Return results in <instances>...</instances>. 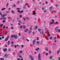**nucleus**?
<instances>
[{
  "instance_id": "1",
  "label": "nucleus",
  "mask_w": 60,
  "mask_h": 60,
  "mask_svg": "<svg viewBox=\"0 0 60 60\" xmlns=\"http://www.w3.org/2000/svg\"><path fill=\"white\" fill-rule=\"evenodd\" d=\"M38 60H41V54L40 53L38 54Z\"/></svg>"
},
{
  "instance_id": "2",
  "label": "nucleus",
  "mask_w": 60,
  "mask_h": 60,
  "mask_svg": "<svg viewBox=\"0 0 60 60\" xmlns=\"http://www.w3.org/2000/svg\"><path fill=\"white\" fill-rule=\"evenodd\" d=\"M30 59H31V60H34V58L32 57V56L31 55H30Z\"/></svg>"
},
{
  "instance_id": "3",
  "label": "nucleus",
  "mask_w": 60,
  "mask_h": 60,
  "mask_svg": "<svg viewBox=\"0 0 60 60\" xmlns=\"http://www.w3.org/2000/svg\"><path fill=\"white\" fill-rule=\"evenodd\" d=\"M52 22H51V24H53L54 23V20H53V19H52Z\"/></svg>"
},
{
  "instance_id": "4",
  "label": "nucleus",
  "mask_w": 60,
  "mask_h": 60,
  "mask_svg": "<svg viewBox=\"0 0 60 60\" xmlns=\"http://www.w3.org/2000/svg\"><path fill=\"white\" fill-rule=\"evenodd\" d=\"M14 37L15 39H17L18 38V36L16 35H14Z\"/></svg>"
},
{
  "instance_id": "5",
  "label": "nucleus",
  "mask_w": 60,
  "mask_h": 60,
  "mask_svg": "<svg viewBox=\"0 0 60 60\" xmlns=\"http://www.w3.org/2000/svg\"><path fill=\"white\" fill-rule=\"evenodd\" d=\"M35 11H33V13H32V15L33 16H34V15H35Z\"/></svg>"
},
{
  "instance_id": "6",
  "label": "nucleus",
  "mask_w": 60,
  "mask_h": 60,
  "mask_svg": "<svg viewBox=\"0 0 60 60\" xmlns=\"http://www.w3.org/2000/svg\"><path fill=\"white\" fill-rule=\"evenodd\" d=\"M7 15L6 14H5L4 15H1V17H5V16H7Z\"/></svg>"
},
{
  "instance_id": "7",
  "label": "nucleus",
  "mask_w": 60,
  "mask_h": 60,
  "mask_svg": "<svg viewBox=\"0 0 60 60\" xmlns=\"http://www.w3.org/2000/svg\"><path fill=\"white\" fill-rule=\"evenodd\" d=\"M3 51H4V52H5L6 51H7V48H4V49H3Z\"/></svg>"
},
{
  "instance_id": "8",
  "label": "nucleus",
  "mask_w": 60,
  "mask_h": 60,
  "mask_svg": "<svg viewBox=\"0 0 60 60\" xmlns=\"http://www.w3.org/2000/svg\"><path fill=\"white\" fill-rule=\"evenodd\" d=\"M56 31H58V32H60V29L58 30V29H57L56 30Z\"/></svg>"
},
{
  "instance_id": "9",
  "label": "nucleus",
  "mask_w": 60,
  "mask_h": 60,
  "mask_svg": "<svg viewBox=\"0 0 60 60\" xmlns=\"http://www.w3.org/2000/svg\"><path fill=\"white\" fill-rule=\"evenodd\" d=\"M18 27L19 28H20V29H22V26H18Z\"/></svg>"
},
{
  "instance_id": "10",
  "label": "nucleus",
  "mask_w": 60,
  "mask_h": 60,
  "mask_svg": "<svg viewBox=\"0 0 60 60\" xmlns=\"http://www.w3.org/2000/svg\"><path fill=\"white\" fill-rule=\"evenodd\" d=\"M43 34L44 33H43V30H42V31L40 32V34Z\"/></svg>"
},
{
  "instance_id": "11",
  "label": "nucleus",
  "mask_w": 60,
  "mask_h": 60,
  "mask_svg": "<svg viewBox=\"0 0 60 60\" xmlns=\"http://www.w3.org/2000/svg\"><path fill=\"white\" fill-rule=\"evenodd\" d=\"M33 45H34L35 44V41L34 40L33 41Z\"/></svg>"
},
{
  "instance_id": "12",
  "label": "nucleus",
  "mask_w": 60,
  "mask_h": 60,
  "mask_svg": "<svg viewBox=\"0 0 60 60\" xmlns=\"http://www.w3.org/2000/svg\"><path fill=\"white\" fill-rule=\"evenodd\" d=\"M45 50L46 51H48V50H49L48 48H45Z\"/></svg>"
},
{
  "instance_id": "13",
  "label": "nucleus",
  "mask_w": 60,
  "mask_h": 60,
  "mask_svg": "<svg viewBox=\"0 0 60 60\" xmlns=\"http://www.w3.org/2000/svg\"><path fill=\"white\" fill-rule=\"evenodd\" d=\"M28 33H29V34H31V33H32V30H29L28 32Z\"/></svg>"
},
{
  "instance_id": "14",
  "label": "nucleus",
  "mask_w": 60,
  "mask_h": 60,
  "mask_svg": "<svg viewBox=\"0 0 60 60\" xmlns=\"http://www.w3.org/2000/svg\"><path fill=\"white\" fill-rule=\"evenodd\" d=\"M52 8V7H50L49 8V10L50 11H51Z\"/></svg>"
},
{
  "instance_id": "15",
  "label": "nucleus",
  "mask_w": 60,
  "mask_h": 60,
  "mask_svg": "<svg viewBox=\"0 0 60 60\" xmlns=\"http://www.w3.org/2000/svg\"><path fill=\"white\" fill-rule=\"evenodd\" d=\"M37 27H38V26H36L34 28L35 29H37Z\"/></svg>"
},
{
  "instance_id": "16",
  "label": "nucleus",
  "mask_w": 60,
  "mask_h": 60,
  "mask_svg": "<svg viewBox=\"0 0 60 60\" xmlns=\"http://www.w3.org/2000/svg\"><path fill=\"white\" fill-rule=\"evenodd\" d=\"M23 27L24 29H25V28H26V26H25V25H23Z\"/></svg>"
},
{
  "instance_id": "17",
  "label": "nucleus",
  "mask_w": 60,
  "mask_h": 60,
  "mask_svg": "<svg viewBox=\"0 0 60 60\" xmlns=\"http://www.w3.org/2000/svg\"><path fill=\"white\" fill-rule=\"evenodd\" d=\"M52 57H53V56H52V55L50 57V59H51L52 58Z\"/></svg>"
},
{
  "instance_id": "18",
  "label": "nucleus",
  "mask_w": 60,
  "mask_h": 60,
  "mask_svg": "<svg viewBox=\"0 0 60 60\" xmlns=\"http://www.w3.org/2000/svg\"><path fill=\"white\" fill-rule=\"evenodd\" d=\"M28 30V29H26L25 30V32H26L27 31V30Z\"/></svg>"
},
{
  "instance_id": "19",
  "label": "nucleus",
  "mask_w": 60,
  "mask_h": 60,
  "mask_svg": "<svg viewBox=\"0 0 60 60\" xmlns=\"http://www.w3.org/2000/svg\"><path fill=\"white\" fill-rule=\"evenodd\" d=\"M10 42H11V41H8V45H10Z\"/></svg>"
},
{
  "instance_id": "20",
  "label": "nucleus",
  "mask_w": 60,
  "mask_h": 60,
  "mask_svg": "<svg viewBox=\"0 0 60 60\" xmlns=\"http://www.w3.org/2000/svg\"><path fill=\"white\" fill-rule=\"evenodd\" d=\"M47 35L49 37V36H50V34H49V33H47Z\"/></svg>"
},
{
  "instance_id": "21",
  "label": "nucleus",
  "mask_w": 60,
  "mask_h": 60,
  "mask_svg": "<svg viewBox=\"0 0 60 60\" xmlns=\"http://www.w3.org/2000/svg\"><path fill=\"white\" fill-rule=\"evenodd\" d=\"M11 12L12 13H14V11L13 10H12L11 11Z\"/></svg>"
},
{
  "instance_id": "22",
  "label": "nucleus",
  "mask_w": 60,
  "mask_h": 60,
  "mask_svg": "<svg viewBox=\"0 0 60 60\" xmlns=\"http://www.w3.org/2000/svg\"><path fill=\"white\" fill-rule=\"evenodd\" d=\"M39 42H40L38 41H37L36 42L37 44H38L39 43Z\"/></svg>"
},
{
  "instance_id": "23",
  "label": "nucleus",
  "mask_w": 60,
  "mask_h": 60,
  "mask_svg": "<svg viewBox=\"0 0 60 60\" xmlns=\"http://www.w3.org/2000/svg\"><path fill=\"white\" fill-rule=\"evenodd\" d=\"M11 29L12 30H13V29H14V27H13V26H11Z\"/></svg>"
},
{
  "instance_id": "24",
  "label": "nucleus",
  "mask_w": 60,
  "mask_h": 60,
  "mask_svg": "<svg viewBox=\"0 0 60 60\" xmlns=\"http://www.w3.org/2000/svg\"><path fill=\"white\" fill-rule=\"evenodd\" d=\"M4 56L6 57H7V56H7V55L5 54V55Z\"/></svg>"
},
{
  "instance_id": "25",
  "label": "nucleus",
  "mask_w": 60,
  "mask_h": 60,
  "mask_svg": "<svg viewBox=\"0 0 60 60\" xmlns=\"http://www.w3.org/2000/svg\"><path fill=\"white\" fill-rule=\"evenodd\" d=\"M38 31L39 32H40L41 31V30L40 29H38Z\"/></svg>"
},
{
  "instance_id": "26",
  "label": "nucleus",
  "mask_w": 60,
  "mask_h": 60,
  "mask_svg": "<svg viewBox=\"0 0 60 60\" xmlns=\"http://www.w3.org/2000/svg\"><path fill=\"white\" fill-rule=\"evenodd\" d=\"M19 52V53H22V51H20Z\"/></svg>"
},
{
  "instance_id": "27",
  "label": "nucleus",
  "mask_w": 60,
  "mask_h": 60,
  "mask_svg": "<svg viewBox=\"0 0 60 60\" xmlns=\"http://www.w3.org/2000/svg\"><path fill=\"white\" fill-rule=\"evenodd\" d=\"M8 38H6V40H5V41H8Z\"/></svg>"
},
{
  "instance_id": "28",
  "label": "nucleus",
  "mask_w": 60,
  "mask_h": 60,
  "mask_svg": "<svg viewBox=\"0 0 60 60\" xmlns=\"http://www.w3.org/2000/svg\"><path fill=\"white\" fill-rule=\"evenodd\" d=\"M39 49V48L38 47L37 49H36V50H38Z\"/></svg>"
},
{
  "instance_id": "29",
  "label": "nucleus",
  "mask_w": 60,
  "mask_h": 60,
  "mask_svg": "<svg viewBox=\"0 0 60 60\" xmlns=\"http://www.w3.org/2000/svg\"><path fill=\"white\" fill-rule=\"evenodd\" d=\"M44 9H45V8H42V10H44Z\"/></svg>"
},
{
  "instance_id": "30",
  "label": "nucleus",
  "mask_w": 60,
  "mask_h": 60,
  "mask_svg": "<svg viewBox=\"0 0 60 60\" xmlns=\"http://www.w3.org/2000/svg\"><path fill=\"white\" fill-rule=\"evenodd\" d=\"M5 9H6L5 8H3L1 9V11H3V10H5Z\"/></svg>"
},
{
  "instance_id": "31",
  "label": "nucleus",
  "mask_w": 60,
  "mask_h": 60,
  "mask_svg": "<svg viewBox=\"0 0 60 60\" xmlns=\"http://www.w3.org/2000/svg\"><path fill=\"white\" fill-rule=\"evenodd\" d=\"M46 11H47V10H45L43 12H46Z\"/></svg>"
},
{
  "instance_id": "32",
  "label": "nucleus",
  "mask_w": 60,
  "mask_h": 60,
  "mask_svg": "<svg viewBox=\"0 0 60 60\" xmlns=\"http://www.w3.org/2000/svg\"><path fill=\"white\" fill-rule=\"evenodd\" d=\"M10 11H8L6 12V13H10Z\"/></svg>"
},
{
  "instance_id": "33",
  "label": "nucleus",
  "mask_w": 60,
  "mask_h": 60,
  "mask_svg": "<svg viewBox=\"0 0 60 60\" xmlns=\"http://www.w3.org/2000/svg\"><path fill=\"white\" fill-rule=\"evenodd\" d=\"M2 19H6V18L3 17V18H2Z\"/></svg>"
},
{
  "instance_id": "34",
  "label": "nucleus",
  "mask_w": 60,
  "mask_h": 60,
  "mask_svg": "<svg viewBox=\"0 0 60 60\" xmlns=\"http://www.w3.org/2000/svg\"><path fill=\"white\" fill-rule=\"evenodd\" d=\"M16 10H19V8H16Z\"/></svg>"
},
{
  "instance_id": "35",
  "label": "nucleus",
  "mask_w": 60,
  "mask_h": 60,
  "mask_svg": "<svg viewBox=\"0 0 60 60\" xmlns=\"http://www.w3.org/2000/svg\"><path fill=\"white\" fill-rule=\"evenodd\" d=\"M21 34H20V33H19L18 35H19V36H20Z\"/></svg>"
},
{
  "instance_id": "36",
  "label": "nucleus",
  "mask_w": 60,
  "mask_h": 60,
  "mask_svg": "<svg viewBox=\"0 0 60 60\" xmlns=\"http://www.w3.org/2000/svg\"><path fill=\"white\" fill-rule=\"evenodd\" d=\"M23 20H26V19L24 17H23Z\"/></svg>"
},
{
  "instance_id": "37",
  "label": "nucleus",
  "mask_w": 60,
  "mask_h": 60,
  "mask_svg": "<svg viewBox=\"0 0 60 60\" xmlns=\"http://www.w3.org/2000/svg\"><path fill=\"white\" fill-rule=\"evenodd\" d=\"M22 39L23 40H25V38L24 37H23Z\"/></svg>"
},
{
  "instance_id": "38",
  "label": "nucleus",
  "mask_w": 60,
  "mask_h": 60,
  "mask_svg": "<svg viewBox=\"0 0 60 60\" xmlns=\"http://www.w3.org/2000/svg\"><path fill=\"white\" fill-rule=\"evenodd\" d=\"M8 5H9V4H8V3L7 4L6 7H7Z\"/></svg>"
},
{
  "instance_id": "39",
  "label": "nucleus",
  "mask_w": 60,
  "mask_h": 60,
  "mask_svg": "<svg viewBox=\"0 0 60 60\" xmlns=\"http://www.w3.org/2000/svg\"><path fill=\"white\" fill-rule=\"evenodd\" d=\"M0 59L1 60H4V58H1Z\"/></svg>"
},
{
  "instance_id": "40",
  "label": "nucleus",
  "mask_w": 60,
  "mask_h": 60,
  "mask_svg": "<svg viewBox=\"0 0 60 60\" xmlns=\"http://www.w3.org/2000/svg\"><path fill=\"white\" fill-rule=\"evenodd\" d=\"M56 37H54V38H53V39H54V40H56Z\"/></svg>"
},
{
  "instance_id": "41",
  "label": "nucleus",
  "mask_w": 60,
  "mask_h": 60,
  "mask_svg": "<svg viewBox=\"0 0 60 60\" xmlns=\"http://www.w3.org/2000/svg\"><path fill=\"white\" fill-rule=\"evenodd\" d=\"M19 16L20 18H21V17H22V15H19Z\"/></svg>"
},
{
  "instance_id": "42",
  "label": "nucleus",
  "mask_w": 60,
  "mask_h": 60,
  "mask_svg": "<svg viewBox=\"0 0 60 60\" xmlns=\"http://www.w3.org/2000/svg\"><path fill=\"white\" fill-rule=\"evenodd\" d=\"M3 26V25L2 24L0 25V26Z\"/></svg>"
},
{
  "instance_id": "43",
  "label": "nucleus",
  "mask_w": 60,
  "mask_h": 60,
  "mask_svg": "<svg viewBox=\"0 0 60 60\" xmlns=\"http://www.w3.org/2000/svg\"><path fill=\"white\" fill-rule=\"evenodd\" d=\"M26 40L28 42H29V40L28 39H26Z\"/></svg>"
},
{
  "instance_id": "44",
  "label": "nucleus",
  "mask_w": 60,
  "mask_h": 60,
  "mask_svg": "<svg viewBox=\"0 0 60 60\" xmlns=\"http://www.w3.org/2000/svg\"><path fill=\"white\" fill-rule=\"evenodd\" d=\"M52 37H51L50 38V40H51V39H52Z\"/></svg>"
},
{
  "instance_id": "45",
  "label": "nucleus",
  "mask_w": 60,
  "mask_h": 60,
  "mask_svg": "<svg viewBox=\"0 0 60 60\" xmlns=\"http://www.w3.org/2000/svg\"><path fill=\"white\" fill-rule=\"evenodd\" d=\"M13 6L14 7H15V6H16V5L15 4H14L13 5Z\"/></svg>"
},
{
  "instance_id": "46",
  "label": "nucleus",
  "mask_w": 60,
  "mask_h": 60,
  "mask_svg": "<svg viewBox=\"0 0 60 60\" xmlns=\"http://www.w3.org/2000/svg\"><path fill=\"white\" fill-rule=\"evenodd\" d=\"M3 23H4V22H6V21H5V20H4L3 21Z\"/></svg>"
},
{
  "instance_id": "47",
  "label": "nucleus",
  "mask_w": 60,
  "mask_h": 60,
  "mask_svg": "<svg viewBox=\"0 0 60 60\" xmlns=\"http://www.w3.org/2000/svg\"><path fill=\"white\" fill-rule=\"evenodd\" d=\"M59 50L57 52V54H59Z\"/></svg>"
},
{
  "instance_id": "48",
  "label": "nucleus",
  "mask_w": 60,
  "mask_h": 60,
  "mask_svg": "<svg viewBox=\"0 0 60 60\" xmlns=\"http://www.w3.org/2000/svg\"><path fill=\"white\" fill-rule=\"evenodd\" d=\"M30 30H31L32 31V28H31V27H30Z\"/></svg>"
},
{
  "instance_id": "49",
  "label": "nucleus",
  "mask_w": 60,
  "mask_h": 60,
  "mask_svg": "<svg viewBox=\"0 0 60 60\" xmlns=\"http://www.w3.org/2000/svg\"><path fill=\"white\" fill-rule=\"evenodd\" d=\"M13 55H15V52H13Z\"/></svg>"
},
{
  "instance_id": "50",
  "label": "nucleus",
  "mask_w": 60,
  "mask_h": 60,
  "mask_svg": "<svg viewBox=\"0 0 60 60\" xmlns=\"http://www.w3.org/2000/svg\"><path fill=\"white\" fill-rule=\"evenodd\" d=\"M32 34H35V32H33L32 33Z\"/></svg>"
},
{
  "instance_id": "51",
  "label": "nucleus",
  "mask_w": 60,
  "mask_h": 60,
  "mask_svg": "<svg viewBox=\"0 0 60 60\" xmlns=\"http://www.w3.org/2000/svg\"><path fill=\"white\" fill-rule=\"evenodd\" d=\"M23 12V11H20V13H22V12Z\"/></svg>"
},
{
  "instance_id": "52",
  "label": "nucleus",
  "mask_w": 60,
  "mask_h": 60,
  "mask_svg": "<svg viewBox=\"0 0 60 60\" xmlns=\"http://www.w3.org/2000/svg\"><path fill=\"white\" fill-rule=\"evenodd\" d=\"M11 18V17H8V19H10Z\"/></svg>"
},
{
  "instance_id": "53",
  "label": "nucleus",
  "mask_w": 60,
  "mask_h": 60,
  "mask_svg": "<svg viewBox=\"0 0 60 60\" xmlns=\"http://www.w3.org/2000/svg\"><path fill=\"white\" fill-rule=\"evenodd\" d=\"M13 43H14V42H13V41H12L11 42V44H13Z\"/></svg>"
},
{
  "instance_id": "54",
  "label": "nucleus",
  "mask_w": 60,
  "mask_h": 60,
  "mask_svg": "<svg viewBox=\"0 0 60 60\" xmlns=\"http://www.w3.org/2000/svg\"><path fill=\"white\" fill-rule=\"evenodd\" d=\"M37 40H39V38L37 37Z\"/></svg>"
},
{
  "instance_id": "55",
  "label": "nucleus",
  "mask_w": 60,
  "mask_h": 60,
  "mask_svg": "<svg viewBox=\"0 0 60 60\" xmlns=\"http://www.w3.org/2000/svg\"><path fill=\"white\" fill-rule=\"evenodd\" d=\"M51 53V51H50L49 52V54H50Z\"/></svg>"
},
{
  "instance_id": "56",
  "label": "nucleus",
  "mask_w": 60,
  "mask_h": 60,
  "mask_svg": "<svg viewBox=\"0 0 60 60\" xmlns=\"http://www.w3.org/2000/svg\"><path fill=\"white\" fill-rule=\"evenodd\" d=\"M17 11L18 12H19V13H20V11H19V10H18Z\"/></svg>"
},
{
  "instance_id": "57",
  "label": "nucleus",
  "mask_w": 60,
  "mask_h": 60,
  "mask_svg": "<svg viewBox=\"0 0 60 60\" xmlns=\"http://www.w3.org/2000/svg\"><path fill=\"white\" fill-rule=\"evenodd\" d=\"M13 36L12 35L11 36V38H13Z\"/></svg>"
},
{
  "instance_id": "58",
  "label": "nucleus",
  "mask_w": 60,
  "mask_h": 60,
  "mask_svg": "<svg viewBox=\"0 0 60 60\" xmlns=\"http://www.w3.org/2000/svg\"><path fill=\"white\" fill-rule=\"evenodd\" d=\"M14 46H15V48H16L17 46H16V45H14Z\"/></svg>"
},
{
  "instance_id": "59",
  "label": "nucleus",
  "mask_w": 60,
  "mask_h": 60,
  "mask_svg": "<svg viewBox=\"0 0 60 60\" xmlns=\"http://www.w3.org/2000/svg\"><path fill=\"white\" fill-rule=\"evenodd\" d=\"M39 4H41V2H39Z\"/></svg>"
},
{
  "instance_id": "60",
  "label": "nucleus",
  "mask_w": 60,
  "mask_h": 60,
  "mask_svg": "<svg viewBox=\"0 0 60 60\" xmlns=\"http://www.w3.org/2000/svg\"><path fill=\"white\" fill-rule=\"evenodd\" d=\"M16 47H19V45H17Z\"/></svg>"
},
{
  "instance_id": "61",
  "label": "nucleus",
  "mask_w": 60,
  "mask_h": 60,
  "mask_svg": "<svg viewBox=\"0 0 60 60\" xmlns=\"http://www.w3.org/2000/svg\"><path fill=\"white\" fill-rule=\"evenodd\" d=\"M17 60H20V58H19L17 59Z\"/></svg>"
},
{
  "instance_id": "62",
  "label": "nucleus",
  "mask_w": 60,
  "mask_h": 60,
  "mask_svg": "<svg viewBox=\"0 0 60 60\" xmlns=\"http://www.w3.org/2000/svg\"><path fill=\"white\" fill-rule=\"evenodd\" d=\"M0 15H2V13H1L0 12Z\"/></svg>"
},
{
  "instance_id": "63",
  "label": "nucleus",
  "mask_w": 60,
  "mask_h": 60,
  "mask_svg": "<svg viewBox=\"0 0 60 60\" xmlns=\"http://www.w3.org/2000/svg\"><path fill=\"white\" fill-rule=\"evenodd\" d=\"M11 47H13V45H11Z\"/></svg>"
},
{
  "instance_id": "64",
  "label": "nucleus",
  "mask_w": 60,
  "mask_h": 60,
  "mask_svg": "<svg viewBox=\"0 0 60 60\" xmlns=\"http://www.w3.org/2000/svg\"><path fill=\"white\" fill-rule=\"evenodd\" d=\"M58 60H60V57H59V58H58Z\"/></svg>"
}]
</instances>
